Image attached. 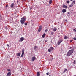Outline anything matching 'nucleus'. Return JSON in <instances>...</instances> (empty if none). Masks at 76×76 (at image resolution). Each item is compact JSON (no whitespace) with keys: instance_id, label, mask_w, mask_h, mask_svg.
<instances>
[{"instance_id":"dca6fc26","label":"nucleus","mask_w":76,"mask_h":76,"mask_svg":"<svg viewBox=\"0 0 76 76\" xmlns=\"http://www.w3.org/2000/svg\"><path fill=\"white\" fill-rule=\"evenodd\" d=\"M37 76H40V73L39 72H38L37 73Z\"/></svg>"},{"instance_id":"c85d7f7f","label":"nucleus","mask_w":76,"mask_h":76,"mask_svg":"<svg viewBox=\"0 0 76 76\" xmlns=\"http://www.w3.org/2000/svg\"><path fill=\"white\" fill-rule=\"evenodd\" d=\"M7 71H8V72H10V69H8L7 70Z\"/></svg>"},{"instance_id":"bb28decb","label":"nucleus","mask_w":76,"mask_h":76,"mask_svg":"<svg viewBox=\"0 0 76 76\" xmlns=\"http://www.w3.org/2000/svg\"><path fill=\"white\" fill-rule=\"evenodd\" d=\"M73 31H74L75 32H76V30L75 29H74Z\"/></svg>"},{"instance_id":"c9c22d12","label":"nucleus","mask_w":76,"mask_h":76,"mask_svg":"<svg viewBox=\"0 0 76 76\" xmlns=\"http://www.w3.org/2000/svg\"><path fill=\"white\" fill-rule=\"evenodd\" d=\"M6 7H7V6H8V5H6Z\"/></svg>"},{"instance_id":"aec40b11","label":"nucleus","mask_w":76,"mask_h":76,"mask_svg":"<svg viewBox=\"0 0 76 76\" xmlns=\"http://www.w3.org/2000/svg\"><path fill=\"white\" fill-rule=\"evenodd\" d=\"M52 3V1L51 0H50L49 1V4H51Z\"/></svg>"},{"instance_id":"0eeeda50","label":"nucleus","mask_w":76,"mask_h":76,"mask_svg":"<svg viewBox=\"0 0 76 76\" xmlns=\"http://www.w3.org/2000/svg\"><path fill=\"white\" fill-rule=\"evenodd\" d=\"M23 40H24V38H23V37H21L20 39L19 42H22Z\"/></svg>"},{"instance_id":"ddd939ff","label":"nucleus","mask_w":76,"mask_h":76,"mask_svg":"<svg viewBox=\"0 0 76 76\" xmlns=\"http://www.w3.org/2000/svg\"><path fill=\"white\" fill-rule=\"evenodd\" d=\"M66 12V9H63L62 10V13H65Z\"/></svg>"},{"instance_id":"f257e3e1","label":"nucleus","mask_w":76,"mask_h":76,"mask_svg":"<svg viewBox=\"0 0 76 76\" xmlns=\"http://www.w3.org/2000/svg\"><path fill=\"white\" fill-rule=\"evenodd\" d=\"M73 53V50H69L66 53V56L68 57H70V56L72 55V53Z\"/></svg>"},{"instance_id":"c756f323","label":"nucleus","mask_w":76,"mask_h":76,"mask_svg":"<svg viewBox=\"0 0 76 76\" xmlns=\"http://www.w3.org/2000/svg\"><path fill=\"white\" fill-rule=\"evenodd\" d=\"M46 75H49V72H48V73H46Z\"/></svg>"},{"instance_id":"2eb2a0df","label":"nucleus","mask_w":76,"mask_h":76,"mask_svg":"<svg viewBox=\"0 0 76 76\" xmlns=\"http://www.w3.org/2000/svg\"><path fill=\"white\" fill-rule=\"evenodd\" d=\"M69 38V37H68L67 36H64V39H67V38Z\"/></svg>"},{"instance_id":"20e7f679","label":"nucleus","mask_w":76,"mask_h":76,"mask_svg":"<svg viewBox=\"0 0 76 76\" xmlns=\"http://www.w3.org/2000/svg\"><path fill=\"white\" fill-rule=\"evenodd\" d=\"M25 51V50L24 49H23L22 50V54L21 56V57H23V55H24V52Z\"/></svg>"},{"instance_id":"7ed1b4c3","label":"nucleus","mask_w":76,"mask_h":76,"mask_svg":"<svg viewBox=\"0 0 76 76\" xmlns=\"http://www.w3.org/2000/svg\"><path fill=\"white\" fill-rule=\"evenodd\" d=\"M75 1H73L71 3V5H69V7H73L74 5H75Z\"/></svg>"},{"instance_id":"a878e982","label":"nucleus","mask_w":76,"mask_h":76,"mask_svg":"<svg viewBox=\"0 0 76 76\" xmlns=\"http://www.w3.org/2000/svg\"><path fill=\"white\" fill-rule=\"evenodd\" d=\"M24 25H28V23H24Z\"/></svg>"},{"instance_id":"72a5a7b5","label":"nucleus","mask_w":76,"mask_h":76,"mask_svg":"<svg viewBox=\"0 0 76 76\" xmlns=\"http://www.w3.org/2000/svg\"><path fill=\"white\" fill-rule=\"evenodd\" d=\"M7 46L8 47H9V45L8 44H7Z\"/></svg>"},{"instance_id":"9d476101","label":"nucleus","mask_w":76,"mask_h":76,"mask_svg":"<svg viewBox=\"0 0 76 76\" xmlns=\"http://www.w3.org/2000/svg\"><path fill=\"white\" fill-rule=\"evenodd\" d=\"M20 54H21L20 53H17L16 54L17 56H19V57H20Z\"/></svg>"},{"instance_id":"cd10ccee","label":"nucleus","mask_w":76,"mask_h":76,"mask_svg":"<svg viewBox=\"0 0 76 76\" xmlns=\"http://www.w3.org/2000/svg\"><path fill=\"white\" fill-rule=\"evenodd\" d=\"M47 31H48V30L47 29V28L45 30V32H47Z\"/></svg>"},{"instance_id":"1a4fd4ad","label":"nucleus","mask_w":76,"mask_h":76,"mask_svg":"<svg viewBox=\"0 0 76 76\" xmlns=\"http://www.w3.org/2000/svg\"><path fill=\"white\" fill-rule=\"evenodd\" d=\"M14 3H12V4H11V6H10V7H11V8L13 9V6H14Z\"/></svg>"},{"instance_id":"39448f33","label":"nucleus","mask_w":76,"mask_h":76,"mask_svg":"<svg viewBox=\"0 0 76 76\" xmlns=\"http://www.w3.org/2000/svg\"><path fill=\"white\" fill-rule=\"evenodd\" d=\"M63 41V39H61V40H59L58 41V42L57 44L58 45H59L62 41Z\"/></svg>"},{"instance_id":"f03ea898","label":"nucleus","mask_w":76,"mask_h":76,"mask_svg":"<svg viewBox=\"0 0 76 76\" xmlns=\"http://www.w3.org/2000/svg\"><path fill=\"white\" fill-rule=\"evenodd\" d=\"M26 20V18H25L24 17H23L21 18V20H20V22L22 25L24 24V23H25V21Z\"/></svg>"},{"instance_id":"a19ab883","label":"nucleus","mask_w":76,"mask_h":76,"mask_svg":"<svg viewBox=\"0 0 76 76\" xmlns=\"http://www.w3.org/2000/svg\"><path fill=\"white\" fill-rule=\"evenodd\" d=\"M76 76V75H74V76Z\"/></svg>"},{"instance_id":"473e14b6","label":"nucleus","mask_w":76,"mask_h":76,"mask_svg":"<svg viewBox=\"0 0 76 76\" xmlns=\"http://www.w3.org/2000/svg\"><path fill=\"white\" fill-rule=\"evenodd\" d=\"M32 8H30V10H32Z\"/></svg>"},{"instance_id":"f3484780","label":"nucleus","mask_w":76,"mask_h":76,"mask_svg":"<svg viewBox=\"0 0 76 76\" xmlns=\"http://www.w3.org/2000/svg\"><path fill=\"white\" fill-rule=\"evenodd\" d=\"M50 50H51V51H53L54 48L53 47H51L50 48Z\"/></svg>"},{"instance_id":"4c0bfd02","label":"nucleus","mask_w":76,"mask_h":76,"mask_svg":"<svg viewBox=\"0 0 76 76\" xmlns=\"http://www.w3.org/2000/svg\"><path fill=\"white\" fill-rule=\"evenodd\" d=\"M1 15L0 14V18H1Z\"/></svg>"},{"instance_id":"a211bd4d","label":"nucleus","mask_w":76,"mask_h":76,"mask_svg":"<svg viewBox=\"0 0 76 76\" xmlns=\"http://www.w3.org/2000/svg\"><path fill=\"white\" fill-rule=\"evenodd\" d=\"M57 29L56 28H54L53 29V32H56V31H57Z\"/></svg>"},{"instance_id":"f704fd0d","label":"nucleus","mask_w":76,"mask_h":76,"mask_svg":"<svg viewBox=\"0 0 76 76\" xmlns=\"http://www.w3.org/2000/svg\"><path fill=\"white\" fill-rule=\"evenodd\" d=\"M72 47H70V49H72Z\"/></svg>"},{"instance_id":"e433bc0d","label":"nucleus","mask_w":76,"mask_h":76,"mask_svg":"<svg viewBox=\"0 0 76 76\" xmlns=\"http://www.w3.org/2000/svg\"><path fill=\"white\" fill-rule=\"evenodd\" d=\"M72 40H71V41H70L71 42H72Z\"/></svg>"},{"instance_id":"f8f14e48","label":"nucleus","mask_w":76,"mask_h":76,"mask_svg":"<svg viewBox=\"0 0 76 76\" xmlns=\"http://www.w3.org/2000/svg\"><path fill=\"white\" fill-rule=\"evenodd\" d=\"M46 35V34H45V33H44V34L42 36V38H44V37H45Z\"/></svg>"},{"instance_id":"6ab92c4d","label":"nucleus","mask_w":76,"mask_h":76,"mask_svg":"<svg viewBox=\"0 0 76 76\" xmlns=\"http://www.w3.org/2000/svg\"><path fill=\"white\" fill-rule=\"evenodd\" d=\"M37 46H34V50H36V49H37Z\"/></svg>"},{"instance_id":"2f4dec72","label":"nucleus","mask_w":76,"mask_h":76,"mask_svg":"<svg viewBox=\"0 0 76 76\" xmlns=\"http://www.w3.org/2000/svg\"><path fill=\"white\" fill-rule=\"evenodd\" d=\"M74 64H76V62L75 61H74Z\"/></svg>"},{"instance_id":"412c9836","label":"nucleus","mask_w":76,"mask_h":76,"mask_svg":"<svg viewBox=\"0 0 76 76\" xmlns=\"http://www.w3.org/2000/svg\"><path fill=\"white\" fill-rule=\"evenodd\" d=\"M51 49L50 48V49H49L48 50V52H51Z\"/></svg>"},{"instance_id":"393cba45","label":"nucleus","mask_w":76,"mask_h":76,"mask_svg":"<svg viewBox=\"0 0 76 76\" xmlns=\"http://www.w3.org/2000/svg\"><path fill=\"white\" fill-rule=\"evenodd\" d=\"M5 29H6V30H7V29H8V28L6 26L5 27Z\"/></svg>"},{"instance_id":"6e6552de","label":"nucleus","mask_w":76,"mask_h":76,"mask_svg":"<svg viewBox=\"0 0 76 76\" xmlns=\"http://www.w3.org/2000/svg\"><path fill=\"white\" fill-rule=\"evenodd\" d=\"M36 58H35V56H33L32 57V59H31V60L32 61H34L35 60Z\"/></svg>"},{"instance_id":"423d86ee","label":"nucleus","mask_w":76,"mask_h":76,"mask_svg":"<svg viewBox=\"0 0 76 76\" xmlns=\"http://www.w3.org/2000/svg\"><path fill=\"white\" fill-rule=\"evenodd\" d=\"M41 29H42V26H40L38 29V32H40L41 31Z\"/></svg>"},{"instance_id":"9b49d317","label":"nucleus","mask_w":76,"mask_h":76,"mask_svg":"<svg viewBox=\"0 0 76 76\" xmlns=\"http://www.w3.org/2000/svg\"><path fill=\"white\" fill-rule=\"evenodd\" d=\"M11 76V73L10 72L8 73L7 75V76Z\"/></svg>"},{"instance_id":"5701e85b","label":"nucleus","mask_w":76,"mask_h":76,"mask_svg":"<svg viewBox=\"0 0 76 76\" xmlns=\"http://www.w3.org/2000/svg\"><path fill=\"white\" fill-rule=\"evenodd\" d=\"M66 3H70V1H66Z\"/></svg>"},{"instance_id":"ea45409f","label":"nucleus","mask_w":76,"mask_h":76,"mask_svg":"<svg viewBox=\"0 0 76 76\" xmlns=\"http://www.w3.org/2000/svg\"><path fill=\"white\" fill-rule=\"evenodd\" d=\"M69 12L68 13V15H69Z\"/></svg>"},{"instance_id":"4468645a","label":"nucleus","mask_w":76,"mask_h":76,"mask_svg":"<svg viewBox=\"0 0 76 76\" xmlns=\"http://www.w3.org/2000/svg\"><path fill=\"white\" fill-rule=\"evenodd\" d=\"M63 8H65V9H67V6L66 5H63L62 6Z\"/></svg>"},{"instance_id":"b1692460","label":"nucleus","mask_w":76,"mask_h":76,"mask_svg":"<svg viewBox=\"0 0 76 76\" xmlns=\"http://www.w3.org/2000/svg\"><path fill=\"white\" fill-rule=\"evenodd\" d=\"M73 39L74 40H75V41L76 40V37H74L73 38Z\"/></svg>"},{"instance_id":"4be33fe9","label":"nucleus","mask_w":76,"mask_h":76,"mask_svg":"<svg viewBox=\"0 0 76 76\" xmlns=\"http://www.w3.org/2000/svg\"><path fill=\"white\" fill-rule=\"evenodd\" d=\"M67 69H66L65 70H64V71L63 72V73H65V72H66L67 71Z\"/></svg>"},{"instance_id":"58836bf2","label":"nucleus","mask_w":76,"mask_h":76,"mask_svg":"<svg viewBox=\"0 0 76 76\" xmlns=\"http://www.w3.org/2000/svg\"><path fill=\"white\" fill-rule=\"evenodd\" d=\"M70 1H73V0H70Z\"/></svg>"},{"instance_id":"7c9ffc66","label":"nucleus","mask_w":76,"mask_h":76,"mask_svg":"<svg viewBox=\"0 0 76 76\" xmlns=\"http://www.w3.org/2000/svg\"><path fill=\"white\" fill-rule=\"evenodd\" d=\"M53 34H54V32H52L51 33V34L53 35Z\"/></svg>"}]
</instances>
